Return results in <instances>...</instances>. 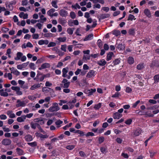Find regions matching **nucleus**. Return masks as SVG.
Here are the masks:
<instances>
[{"mask_svg": "<svg viewBox=\"0 0 159 159\" xmlns=\"http://www.w3.org/2000/svg\"><path fill=\"white\" fill-rule=\"evenodd\" d=\"M136 18H135V16L133 15L132 14H129L128 18L127 19L128 20H135Z\"/></svg>", "mask_w": 159, "mask_h": 159, "instance_id": "79ce46f5", "label": "nucleus"}, {"mask_svg": "<svg viewBox=\"0 0 159 159\" xmlns=\"http://www.w3.org/2000/svg\"><path fill=\"white\" fill-rule=\"evenodd\" d=\"M56 45V44L55 43L53 42H51L48 45V47H54Z\"/></svg>", "mask_w": 159, "mask_h": 159, "instance_id": "13d9d810", "label": "nucleus"}, {"mask_svg": "<svg viewBox=\"0 0 159 159\" xmlns=\"http://www.w3.org/2000/svg\"><path fill=\"white\" fill-rule=\"evenodd\" d=\"M52 34L51 33H48L45 34H44V36L46 38H48L50 37H52Z\"/></svg>", "mask_w": 159, "mask_h": 159, "instance_id": "338daca9", "label": "nucleus"}, {"mask_svg": "<svg viewBox=\"0 0 159 159\" xmlns=\"http://www.w3.org/2000/svg\"><path fill=\"white\" fill-rule=\"evenodd\" d=\"M150 66L152 68H153L155 67H159V61L157 60L152 61L150 65Z\"/></svg>", "mask_w": 159, "mask_h": 159, "instance_id": "6e6552de", "label": "nucleus"}, {"mask_svg": "<svg viewBox=\"0 0 159 159\" xmlns=\"http://www.w3.org/2000/svg\"><path fill=\"white\" fill-rule=\"evenodd\" d=\"M132 121V120L131 119H129L126 120L125 122V123L127 125H130Z\"/></svg>", "mask_w": 159, "mask_h": 159, "instance_id": "4d7b16f0", "label": "nucleus"}, {"mask_svg": "<svg viewBox=\"0 0 159 159\" xmlns=\"http://www.w3.org/2000/svg\"><path fill=\"white\" fill-rule=\"evenodd\" d=\"M55 11V10L54 9L52 8L47 12V14L49 16H53L52 13Z\"/></svg>", "mask_w": 159, "mask_h": 159, "instance_id": "c85d7f7f", "label": "nucleus"}, {"mask_svg": "<svg viewBox=\"0 0 159 159\" xmlns=\"http://www.w3.org/2000/svg\"><path fill=\"white\" fill-rule=\"evenodd\" d=\"M11 53V50L10 48L8 49L7 50V52L6 53V55H8L9 58H11V57L10 54Z\"/></svg>", "mask_w": 159, "mask_h": 159, "instance_id": "c03bdc74", "label": "nucleus"}, {"mask_svg": "<svg viewBox=\"0 0 159 159\" xmlns=\"http://www.w3.org/2000/svg\"><path fill=\"white\" fill-rule=\"evenodd\" d=\"M75 147V145H69L66 146V148L69 150H71L73 149Z\"/></svg>", "mask_w": 159, "mask_h": 159, "instance_id": "49530a36", "label": "nucleus"}, {"mask_svg": "<svg viewBox=\"0 0 159 159\" xmlns=\"http://www.w3.org/2000/svg\"><path fill=\"white\" fill-rule=\"evenodd\" d=\"M52 6L55 8H57L58 7L57 5V2L56 1H52Z\"/></svg>", "mask_w": 159, "mask_h": 159, "instance_id": "e2e57ef3", "label": "nucleus"}, {"mask_svg": "<svg viewBox=\"0 0 159 159\" xmlns=\"http://www.w3.org/2000/svg\"><path fill=\"white\" fill-rule=\"evenodd\" d=\"M16 151L19 155H23L24 153L23 150L19 148H17L16 149Z\"/></svg>", "mask_w": 159, "mask_h": 159, "instance_id": "cd10ccee", "label": "nucleus"}, {"mask_svg": "<svg viewBox=\"0 0 159 159\" xmlns=\"http://www.w3.org/2000/svg\"><path fill=\"white\" fill-rule=\"evenodd\" d=\"M104 140V138L103 137H100L98 138V142L99 143H101L103 142Z\"/></svg>", "mask_w": 159, "mask_h": 159, "instance_id": "603ef678", "label": "nucleus"}, {"mask_svg": "<svg viewBox=\"0 0 159 159\" xmlns=\"http://www.w3.org/2000/svg\"><path fill=\"white\" fill-rule=\"evenodd\" d=\"M28 144L32 147H36L37 145V142L35 141L31 143H28Z\"/></svg>", "mask_w": 159, "mask_h": 159, "instance_id": "a18cd8bd", "label": "nucleus"}, {"mask_svg": "<svg viewBox=\"0 0 159 159\" xmlns=\"http://www.w3.org/2000/svg\"><path fill=\"white\" fill-rule=\"evenodd\" d=\"M59 108L58 106V104L57 103H54L52 107L48 109V111L50 112H53L59 110Z\"/></svg>", "mask_w": 159, "mask_h": 159, "instance_id": "f03ea898", "label": "nucleus"}, {"mask_svg": "<svg viewBox=\"0 0 159 159\" xmlns=\"http://www.w3.org/2000/svg\"><path fill=\"white\" fill-rule=\"evenodd\" d=\"M125 92L126 93H129L131 92L132 91V89H131L129 87H126L125 88Z\"/></svg>", "mask_w": 159, "mask_h": 159, "instance_id": "6e6d98bb", "label": "nucleus"}, {"mask_svg": "<svg viewBox=\"0 0 159 159\" xmlns=\"http://www.w3.org/2000/svg\"><path fill=\"white\" fill-rule=\"evenodd\" d=\"M32 36L33 39H38L39 38V35L38 34H33Z\"/></svg>", "mask_w": 159, "mask_h": 159, "instance_id": "052dcab7", "label": "nucleus"}, {"mask_svg": "<svg viewBox=\"0 0 159 159\" xmlns=\"http://www.w3.org/2000/svg\"><path fill=\"white\" fill-rule=\"evenodd\" d=\"M42 83L40 84H35L32 86L30 88V89L31 90H34L36 89H37L38 88H39L41 86V84Z\"/></svg>", "mask_w": 159, "mask_h": 159, "instance_id": "5701e85b", "label": "nucleus"}, {"mask_svg": "<svg viewBox=\"0 0 159 159\" xmlns=\"http://www.w3.org/2000/svg\"><path fill=\"white\" fill-rule=\"evenodd\" d=\"M72 125V123H70L68 125H66L63 128L64 130H66L67 129V128H69Z\"/></svg>", "mask_w": 159, "mask_h": 159, "instance_id": "0e129e2a", "label": "nucleus"}, {"mask_svg": "<svg viewBox=\"0 0 159 159\" xmlns=\"http://www.w3.org/2000/svg\"><path fill=\"white\" fill-rule=\"evenodd\" d=\"M112 116L114 119H119L122 116V115L119 112H116L113 114Z\"/></svg>", "mask_w": 159, "mask_h": 159, "instance_id": "f8f14e48", "label": "nucleus"}, {"mask_svg": "<svg viewBox=\"0 0 159 159\" xmlns=\"http://www.w3.org/2000/svg\"><path fill=\"white\" fill-rule=\"evenodd\" d=\"M70 82L66 79L64 78L61 81V83L60 85L61 87L64 88H68L70 85Z\"/></svg>", "mask_w": 159, "mask_h": 159, "instance_id": "f257e3e1", "label": "nucleus"}, {"mask_svg": "<svg viewBox=\"0 0 159 159\" xmlns=\"http://www.w3.org/2000/svg\"><path fill=\"white\" fill-rule=\"evenodd\" d=\"M71 7L73 8H74L75 9H76L77 8L79 9L81 8V7L78 3H76L75 5H72Z\"/></svg>", "mask_w": 159, "mask_h": 159, "instance_id": "37998d69", "label": "nucleus"}, {"mask_svg": "<svg viewBox=\"0 0 159 159\" xmlns=\"http://www.w3.org/2000/svg\"><path fill=\"white\" fill-rule=\"evenodd\" d=\"M128 33L129 34L134 35L135 34V30L134 28H131L129 30Z\"/></svg>", "mask_w": 159, "mask_h": 159, "instance_id": "f704fd0d", "label": "nucleus"}, {"mask_svg": "<svg viewBox=\"0 0 159 159\" xmlns=\"http://www.w3.org/2000/svg\"><path fill=\"white\" fill-rule=\"evenodd\" d=\"M28 3V2L27 0H24L21 2V5L22 6L27 5Z\"/></svg>", "mask_w": 159, "mask_h": 159, "instance_id": "69168bd1", "label": "nucleus"}, {"mask_svg": "<svg viewBox=\"0 0 159 159\" xmlns=\"http://www.w3.org/2000/svg\"><path fill=\"white\" fill-rule=\"evenodd\" d=\"M30 125L32 128L35 129L36 127H38L39 126V124L37 123H34L31 122L30 124Z\"/></svg>", "mask_w": 159, "mask_h": 159, "instance_id": "c9c22d12", "label": "nucleus"}, {"mask_svg": "<svg viewBox=\"0 0 159 159\" xmlns=\"http://www.w3.org/2000/svg\"><path fill=\"white\" fill-rule=\"evenodd\" d=\"M49 43V41L47 40H41L39 41L38 44L40 45L43 44L47 45Z\"/></svg>", "mask_w": 159, "mask_h": 159, "instance_id": "f3484780", "label": "nucleus"}, {"mask_svg": "<svg viewBox=\"0 0 159 159\" xmlns=\"http://www.w3.org/2000/svg\"><path fill=\"white\" fill-rule=\"evenodd\" d=\"M29 67L30 69L32 70H35L36 69V67L35 64L34 63L31 62L29 64Z\"/></svg>", "mask_w": 159, "mask_h": 159, "instance_id": "4c0bfd02", "label": "nucleus"}, {"mask_svg": "<svg viewBox=\"0 0 159 159\" xmlns=\"http://www.w3.org/2000/svg\"><path fill=\"white\" fill-rule=\"evenodd\" d=\"M154 83H157L159 82V75H155L153 77Z\"/></svg>", "mask_w": 159, "mask_h": 159, "instance_id": "c756f323", "label": "nucleus"}, {"mask_svg": "<svg viewBox=\"0 0 159 159\" xmlns=\"http://www.w3.org/2000/svg\"><path fill=\"white\" fill-rule=\"evenodd\" d=\"M101 152L103 153H105L107 152V148L104 147H102L100 149Z\"/></svg>", "mask_w": 159, "mask_h": 159, "instance_id": "3c124183", "label": "nucleus"}, {"mask_svg": "<svg viewBox=\"0 0 159 159\" xmlns=\"http://www.w3.org/2000/svg\"><path fill=\"white\" fill-rule=\"evenodd\" d=\"M95 71L93 70H90L87 74L86 77L88 78H90L95 75Z\"/></svg>", "mask_w": 159, "mask_h": 159, "instance_id": "ddd939ff", "label": "nucleus"}, {"mask_svg": "<svg viewBox=\"0 0 159 159\" xmlns=\"http://www.w3.org/2000/svg\"><path fill=\"white\" fill-rule=\"evenodd\" d=\"M114 54L112 52H109L107 54V56L106 60L107 61H109L112 58V57L113 55Z\"/></svg>", "mask_w": 159, "mask_h": 159, "instance_id": "412c9836", "label": "nucleus"}, {"mask_svg": "<svg viewBox=\"0 0 159 159\" xmlns=\"http://www.w3.org/2000/svg\"><path fill=\"white\" fill-rule=\"evenodd\" d=\"M102 106V103H99L98 104H96L94 107V108L95 110L99 109Z\"/></svg>", "mask_w": 159, "mask_h": 159, "instance_id": "473e14b6", "label": "nucleus"}, {"mask_svg": "<svg viewBox=\"0 0 159 159\" xmlns=\"http://www.w3.org/2000/svg\"><path fill=\"white\" fill-rule=\"evenodd\" d=\"M128 62L130 64H132L134 62V58L132 57H129L128 60Z\"/></svg>", "mask_w": 159, "mask_h": 159, "instance_id": "a19ab883", "label": "nucleus"}, {"mask_svg": "<svg viewBox=\"0 0 159 159\" xmlns=\"http://www.w3.org/2000/svg\"><path fill=\"white\" fill-rule=\"evenodd\" d=\"M0 95L3 97H7L9 96L8 93L5 91V89H0Z\"/></svg>", "mask_w": 159, "mask_h": 159, "instance_id": "0eeeda50", "label": "nucleus"}, {"mask_svg": "<svg viewBox=\"0 0 159 159\" xmlns=\"http://www.w3.org/2000/svg\"><path fill=\"white\" fill-rule=\"evenodd\" d=\"M140 102V101L139 100L137 101L135 103L132 104V107L133 108H135L138 105Z\"/></svg>", "mask_w": 159, "mask_h": 159, "instance_id": "5fc2aeb1", "label": "nucleus"}, {"mask_svg": "<svg viewBox=\"0 0 159 159\" xmlns=\"http://www.w3.org/2000/svg\"><path fill=\"white\" fill-rule=\"evenodd\" d=\"M42 75V73L38 72L37 74L36 77L34 79V80H36L37 82L39 81V76L40 75Z\"/></svg>", "mask_w": 159, "mask_h": 159, "instance_id": "7c9ffc66", "label": "nucleus"}, {"mask_svg": "<svg viewBox=\"0 0 159 159\" xmlns=\"http://www.w3.org/2000/svg\"><path fill=\"white\" fill-rule=\"evenodd\" d=\"M110 16V15L108 14H102L99 16H98V18L99 20L100 21V20L108 18Z\"/></svg>", "mask_w": 159, "mask_h": 159, "instance_id": "9d476101", "label": "nucleus"}, {"mask_svg": "<svg viewBox=\"0 0 159 159\" xmlns=\"http://www.w3.org/2000/svg\"><path fill=\"white\" fill-rule=\"evenodd\" d=\"M120 96V93L119 92H116V93L113 95L111 97L114 98H118Z\"/></svg>", "mask_w": 159, "mask_h": 159, "instance_id": "09e8293b", "label": "nucleus"}, {"mask_svg": "<svg viewBox=\"0 0 159 159\" xmlns=\"http://www.w3.org/2000/svg\"><path fill=\"white\" fill-rule=\"evenodd\" d=\"M90 56L89 55H84L83 58V61L85 62L88 60L90 59Z\"/></svg>", "mask_w": 159, "mask_h": 159, "instance_id": "72a5a7b5", "label": "nucleus"}, {"mask_svg": "<svg viewBox=\"0 0 159 159\" xmlns=\"http://www.w3.org/2000/svg\"><path fill=\"white\" fill-rule=\"evenodd\" d=\"M120 62V60L119 59H117L113 61L112 63L114 66H115L119 64Z\"/></svg>", "mask_w": 159, "mask_h": 159, "instance_id": "ea45409f", "label": "nucleus"}, {"mask_svg": "<svg viewBox=\"0 0 159 159\" xmlns=\"http://www.w3.org/2000/svg\"><path fill=\"white\" fill-rule=\"evenodd\" d=\"M7 9L10 11H11L13 9V7L12 5L10 4L7 6Z\"/></svg>", "mask_w": 159, "mask_h": 159, "instance_id": "864d4df0", "label": "nucleus"}, {"mask_svg": "<svg viewBox=\"0 0 159 159\" xmlns=\"http://www.w3.org/2000/svg\"><path fill=\"white\" fill-rule=\"evenodd\" d=\"M20 18L24 19H26L28 18V14L27 13H25L23 12H21L19 15Z\"/></svg>", "mask_w": 159, "mask_h": 159, "instance_id": "dca6fc26", "label": "nucleus"}, {"mask_svg": "<svg viewBox=\"0 0 159 159\" xmlns=\"http://www.w3.org/2000/svg\"><path fill=\"white\" fill-rule=\"evenodd\" d=\"M26 105V103L24 101H21L20 99H18L16 101V107H24Z\"/></svg>", "mask_w": 159, "mask_h": 159, "instance_id": "20e7f679", "label": "nucleus"}, {"mask_svg": "<svg viewBox=\"0 0 159 159\" xmlns=\"http://www.w3.org/2000/svg\"><path fill=\"white\" fill-rule=\"evenodd\" d=\"M11 89L16 92V94L18 95H21L23 94V92L21 90V89L18 86H12Z\"/></svg>", "mask_w": 159, "mask_h": 159, "instance_id": "7ed1b4c3", "label": "nucleus"}, {"mask_svg": "<svg viewBox=\"0 0 159 159\" xmlns=\"http://www.w3.org/2000/svg\"><path fill=\"white\" fill-rule=\"evenodd\" d=\"M112 34L116 36H117L120 34V31L117 30H114L112 31Z\"/></svg>", "mask_w": 159, "mask_h": 159, "instance_id": "bb28decb", "label": "nucleus"}, {"mask_svg": "<svg viewBox=\"0 0 159 159\" xmlns=\"http://www.w3.org/2000/svg\"><path fill=\"white\" fill-rule=\"evenodd\" d=\"M7 116L4 114H2L0 115V119L1 120H5L7 119Z\"/></svg>", "mask_w": 159, "mask_h": 159, "instance_id": "680f3d73", "label": "nucleus"}, {"mask_svg": "<svg viewBox=\"0 0 159 159\" xmlns=\"http://www.w3.org/2000/svg\"><path fill=\"white\" fill-rule=\"evenodd\" d=\"M93 34H89L86 36L85 38L84 39V41H87L88 40H90L92 39L93 38Z\"/></svg>", "mask_w": 159, "mask_h": 159, "instance_id": "aec40b11", "label": "nucleus"}, {"mask_svg": "<svg viewBox=\"0 0 159 159\" xmlns=\"http://www.w3.org/2000/svg\"><path fill=\"white\" fill-rule=\"evenodd\" d=\"M25 139L26 141L27 142H30L33 140V137L32 135L30 134L26 135L25 137Z\"/></svg>", "mask_w": 159, "mask_h": 159, "instance_id": "6ab92c4d", "label": "nucleus"}, {"mask_svg": "<svg viewBox=\"0 0 159 159\" xmlns=\"http://www.w3.org/2000/svg\"><path fill=\"white\" fill-rule=\"evenodd\" d=\"M50 65L48 63H45L42 64L41 66L39 68V70H41L43 69L49 68L50 67Z\"/></svg>", "mask_w": 159, "mask_h": 159, "instance_id": "1a4fd4ad", "label": "nucleus"}, {"mask_svg": "<svg viewBox=\"0 0 159 159\" xmlns=\"http://www.w3.org/2000/svg\"><path fill=\"white\" fill-rule=\"evenodd\" d=\"M144 65L143 63H140L138 64L136 68L138 70H141L144 68Z\"/></svg>", "mask_w": 159, "mask_h": 159, "instance_id": "e433bc0d", "label": "nucleus"}, {"mask_svg": "<svg viewBox=\"0 0 159 159\" xmlns=\"http://www.w3.org/2000/svg\"><path fill=\"white\" fill-rule=\"evenodd\" d=\"M34 121L35 122H39V121H40L41 122L40 124H43L44 123L43 120L42 119H40L39 118L34 119Z\"/></svg>", "mask_w": 159, "mask_h": 159, "instance_id": "de8ad7c7", "label": "nucleus"}, {"mask_svg": "<svg viewBox=\"0 0 159 159\" xmlns=\"http://www.w3.org/2000/svg\"><path fill=\"white\" fill-rule=\"evenodd\" d=\"M144 13L148 17H150L151 16L150 11L148 9L146 8L144 10Z\"/></svg>", "mask_w": 159, "mask_h": 159, "instance_id": "4be33fe9", "label": "nucleus"}, {"mask_svg": "<svg viewBox=\"0 0 159 159\" xmlns=\"http://www.w3.org/2000/svg\"><path fill=\"white\" fill-rule=\"evenodd\" d=\"M11 143V140L8 139H4L2 142V144L5 146H7L10 145Z\"/></svg>", "mask_w": 159, "mask_h": 159, "instance_id": "423d86ee", "label": "nucleus"}, {"mask_svg": "<svg viewBox=\"0 0 159 159\" xmlns=\"http://www.w3.org/2000/svg\"><path fill=\"white\" fill-rule=\"evenodd\" d=\"M97 43L99 47L100 48L102 46V41L101 39H99L98 40Z\"/></svg>", "mask_w": 159, "mask_h": 159, "instance_id": "bf43d9fd", "label": "nucleus"}, {"mask_svg": "<svg viewBox=\"0 0 159 159\" xmlns=\"http://www.w3.org/2000/svg\"><path fill=\"white\" fill-rule=\"evenodd\" d=\"M116 48L120 50H123L125 48V46L124 44H119L116 46Z\"/></svg>", "mask_w": 159, "mask_h": 159, "instance_id": "393cba45", "label": "nucleus"}, {"mask_svg": "<svg viewBox=\"0 0 159 159\" xmlns=\"http://www.w3.org/2000/svg\"><path fill=\"white\" fill-rule=\"evenodd\" d=\"M10 70L11 71V73H12L16 76L19 75L20 74V72L16 69H15L13 67L10 68Z\"/></svg>", "mask_w": 159, "mask_h": 159, "instance_id": "9b49d317", "label": "nucleus"}, {"mask_svg": "<svg viewBox=\"0 0 159 159\" xmlns=\"http://www.w3.org/2000/svg\"><path fill=\"white\" fill-rule=\"evenodd\" d=\"M70 16L72 19H74L76 17V14L74 12H71L70 13Z\"/></svg>", "mask_w": 159, "mask_h": 159, "instance_id": "8fccbe9b", "label": "nucleus"}, {"mask_svg": "<svg viewBox=\"0 0 159 159\" xmlns=\"http://www.w3.org/2000/svg\"><path fill=\"white\" fill-rule=\"evenodd\" d=\"M23 55V53L20 52H18L16 54V57L15 58V59L18 61L21 59V57Z\"/></svg>", "mask_w": 159, "mask_h": 159, "instance_id": "a211bd4d", "label": "nucleus"}, {"mask_svg": "<svg viewBox=\"0 0 159 159\" xmlns=\"http://www.w3.org/2000/svg\"><path fill=\"white\" fill-rule=\"evenodd\" d=\"M95 89H85L84 91V92L88 96L92 95L93 93L96 92Z\"/></svg>", "mask_w": 159, "mask_h": 159, "instance_id": "39448f33", "label": "nucleus"}, {"mask_svg": "<svg viewBox=\"0 0 159 159\" xmlns=\"http://www.w3.org/2000/svg\"><path fill=\"white\" fill-rule=\"evenodd\" d=\"M74 28H69L67 29V31L68 33L70 35H72L73 33Z\"/></svg>", "mask_w": 159, "mask_h": 159, "instance_id": "58836bf2", "label": "nucleus"}, {"mask_svg": "<svg viewBox=\"0 0 159 159\" xmlns=\"http://www.w3.org/2000/svg\"><path fill=\"white\" fill-rule=\"evenodd\" d=\"M68 72V68L67 67L64 68L62 70V76L63 77L65 78L67 77V73Z\"/></svg>", "mask_w": 159, "mask_h": 159, "instance_id": "4468645a", "label": "nucleus"}, {"mask_svg": "<svg viewBox=\"0 0 159 159\" xmlns=\"http://www.w3.org/2000/svg\"><path fill=\"white\" fill-rule=\"evenodd\" d=\"M26 119L25 115H22L20 117H18L17 119V121L19 122H24Z\"/></svg>", "mask_w": 159, "mask_h": 159, "instance_id": "2eb2a0df", "label": "nucleus"}, {"mask_svg": "<svg viewBox=\"0 0 159 159\" xmlns=\"http://www.w3.org/2000/svg\"><path fill=\"white\" fill-rule=\"evenodd\" d=\"M142 130L140 129H138L134 132V134L136 136H138L141 133Z\"/></svg>", "mask_w": 159, "mask_h": 159, "instance_id": "2f4dec72", "label": "nucleus"}, {"mask_svg": "<svg viewBox=\"0 0 159 159\" xmlns=\"http://www.w3.org/2000/svg\"><path fill=\"white\" fill-rule=\"evenodd\" d=\"M68 14L67 11L65 10L62 9L60 10V16H66Z\"/></svg>", "mask_w": 159, "mask_h": 159, "instance_id": "a878e982", "label": "nucleus"}, {"mask_svg": "<svg viewBox=\"0 0 159 159\" xmlns=\"http://www.w3.org/2000/svg\"><path fill=\"white\" fill-rule=\"evenodd\" d=\"M107 62L104 59H102L99 61L98 62V64L101 66H104L106 64Z\"/></svg>", "mask_w": 159, "mask_h": 159, "instance_id": "b1692460", "label": "nucleus"}, {"mask_svg": "<svg viewBox=\"0 0 159 159\" xmlns=\"http://www.w3.org/2000/svg\"><path fill=\"white\" fill-rule=\"evenodd\" d=\"M9 30V29L7 28L3 27L2 29V31L5 33L7 32Z\"/></svg>", "mask_w": 159, "mask_h": 159, "instance_id": "774afa93", "label": "nucleus"}]
</instances>
